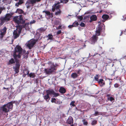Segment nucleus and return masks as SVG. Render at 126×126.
I'll use <instances>...</instances> for the list:
<instances>
[{"label":"nucleus","instance_id":"nucleus-1","mask_svg":"<svg viewBox=\"0 0 126 126\" xmlns=\"http://www.w3.org/2000/svg\"><path fill=\"white\" fill-rule=\"evenodd\" d=\"M28 51L26 53V51L25 50L23 49L20 46L17 45L15 48L13 56L14 58L20 59L22 55H23L24 56L26 55L25 58H27L28 57Z\"/></svg>","mask_w":126,"mask_h":126},{"label":"nucleus","instance_id":"nucleus-50","mask_svg":"<svg viewBox=\"0 0 126 126\" xmlns=\"http://www.w3.org/2000/svg\"><path fill=\"white\" fill-rule=\"evenodd\" d=\"M61 3L60 2H59V1L57 2V3H55L54 4H55V5H59V4Z\"/></svg>","mask_w":126,"mask_h":126},{"label":"nucleus","instance_id":"nucleus-27","mask_svg":"<svg viewBox=\"0 0 126 126\" xmlns=\"http://www.w3.org/2000/svg\"><path fill=\"white\" fill-rule=\"evenodd\" d=\"M0 20L1 22L0 23V24L1 25H2L5 21H6L3 17H2L1 18Z\"/></svg>","mask_w":126,"mask_h":126},{"label":"nucleus","instance_id":"nucleus-3","mask_svg":"<svg viewBox=\"0 0 126 126\" xmlns=\"http://www.w3.org/2000/svg\"><path fill=\"white\" fill-rule=\"evenodd\" d=\"M58 66V65L57 63H55L54 64L53 63L49 68L45 69L44 72L47 74H51L52 73L56 71L57 69V67Z\"/></svg>","mask_w":126,"mask_h":126},{"label":"nucleus","instance_id":"nucleus-16","mask_svg":"<svg viewBox=\"0 0 126 126\" xmlns=\"http://www.w3.org/2000/svg\"><path fill=\"white\" fill-rule=\"evenodd\" d=\"M7 30V28L6 27H4V28L2 29V30H1V33L0 35L1 36H3V35H5L6 32Z\"/></svg>","mask_w":126,"mask_h":126},{"label":"nucleus","instance_id":"nucleus-29","mask_svg":"<svg viewBox=\"0 0 126 126\" xmlns=\"http://www.w3.org/2000/svg\"><path fill=\"white\" fill-rule=\"evenodd\" d=\"M99 75L98 74H96L95 76L94 77V79L95 81L98 82L99 80Z\"/></svg>","mask_w":126,"mask_h":126},{"label":"nucleus","instance_id":"nucleus-32","mask_svg":"<svg viewBox=\"0 0 126 126\" xmlns=\"http://www.w3.org/2000/svg\"><path fill=\"white\" fill-rule=\"evenodd\" d=\"M97 121L96 120H94L92 122L91 124L92 125L94 126L96 125L97 123Z\"/></svg>","mask_w":126,"mask_h":126},{"label":"nucleus","instance_id":"nucleus-49","mask_svg":"<svg viewBox=\"0 0 126 126\" xmlns=\"http://www.w3.org/2000/svg\"><path fill=\"white\" fill-rule=\"evenodd\" d=\"M21 5V4H19V3H18V2L17 3H16L15 6H16L18 7L19 6V5Z\"/></svg>","mask_w":126,"mask_h":126},{"label":"nucleus","instance_id":"nucleus-41","mask_svg":"<svg viewBox=\"0 0 126 126\" xmlns=\"http://www.w3.org/2000/svg\"><path fill=\"white\" fill-rule=\"evenodd\" d=\"M15 102V101H11L10 102L8 103H10V104H11L12 105V109H13V104Z\"/></svg>","mask_w":126,"mask_h":126},{"label":"nucleus","instance_id":"nucleus-30","mask_svg":"<svg viewBox=\"0 0 126 126\" xmlns=\"http://www.w3.org/2000/svg\"><path fill=\"white\" fill-rule=\"evenodd\" d=\"M24 71L26 73H24V72L23 74V77H25L27 75H28L29 72V70H25Z\"/></svg>","mask_w":126,"mask_h":126},{"label":"nucleus","instance_id":"nucleus-10","mask_svg":"<svg viewBox=\"0 0 126 126\" xmlns=\"http://www.w3.org/2000/svg\"><path fill=\"white\" fill-rule=\"evenodd\" d=\"M35 44V42L32 40L29 41L27 45V46L29 49H31Z\"/></svg>","mask_w":126,"mask_h":126},{"label":"nucleus","instance_id":"nucleus-38","mask_svg":"<svg viewBox=\"0 0 126 126\" xmlns=\"http://www.w3.org/2000/svg\"><path fill=\"white\" fill-rule=\"evenodd\" d=\"M75 102L74 101H72L70 103V105L73 107H75V105L74 104V103Z\"/></svg>","mask_w":126,"mask_h":126},{"label":"nucleus","instance_id":"nucleus-60","mask_svg":"<svg viewBox=\"0 0 126 126\" xmlns=\"http://www.w3.org/2000/svg\"><path fill=\"white\" fill-rule=\"evenodd\" d=\"M11 2V1H9L8 2V3H9V4H10Z\"/></svg>","mask_w":126,"mask_h":126},{"label":"nucleus","instance_id":"nucleus-37","mask_svg":"<svg viewBox=\"0 0 126 126\" xmlns=\"http://www.w3.org/2000/svg\"><path fill=\"white\" fill-rule=\"evenodd\" d=\"M53 95L54 97H56L59 96V94L58 93H55L54 91Z\"/></svg>","mask_w":126,"mask_h":126},{"label":"nucleus","instance_id":"nucleus-62","mask_svg":"<svg viewBox=\"0 0 126 126\" xmlns=\"http://www.w3.org/2000/svg\"><path fill=\"white\" fill-rule=\"evenodd\" d=\"M72 124L71 125V126H74V125L73 124Z\"/></svg>","mask_w":126,"mask_h":126},{"label":"nucleus","instance_id":"nucleus-33","mask_svg":"<svg viewBox=\"0 0 126 126\" xmlns=\"http://www.w3.org/2000/svg\"><path fill=\"white\" fill-rule=\"evenodd\" d=\"M48 39L49 40H52L53 36L51 34H49L48 35Z\"/></svg>","mask_w":126,"mask_h":126},{"label":"nucleus","instance_id":"nucleus-14","mask_svg":"<svg viewBox=\"0 0 126 126\" xmlns=\"http://www.w3.org/2000/svg\"><path fill=\"white\" fill-rule=\"evenodd\" d=\"M66 123L69 124H73V118L71 116L69 117L66 121Z\"/></svg>","mask_w":126,"mask_h":126},{"label":"nucleus","instance_id":"nucleus-57","mask_svg":"<svg viewBox=\"0 0 126 126\" xmlns=\"http://www.w3.org/2000/svg\"><path fill=\"white\" fill-rule=\"evenodd\" d=\"M106 96L108 97H110V95H109V94H107L106 95Z\"/></svg>","mask_w":126,"mask_h":126},{"label":"nucleus","instance_id":"nucleus-24","mask_svg":"<svg viewBox=\"0 0 126 126\" xmlns=\"http://www.w3.org/2000/svg\"><path fill=\"white\" fill-rule=\"evenodd\" d=\"M62 13L60 9H59L55 13V15L56 16H60Z\"/></svg>","mask_w":126,"mask_h":126},{"label":"nucleus","instance_id":"nucleus-63","mask_svg":"<svg viewBox=\"0 0 126 126\" xmlns=\"http://www.w3.org/2000/svg\"><path fill=\"white\" fill-rule=\"evenodd\" d=\"M76 110H78V109H77V107H76Z\"/></svg>","mask_w":126,"mask_h":126},{"label":"nucleus","instance_id":"nucleus-22","mask_svg":"<svg viewBox=\"0 0 126 126\" xmlns=\"http://www.w3.org/2000/svg\"><path fill=\"white\" fill-rule=\"evenodd\" d=\"M54 91L52 90H47L46 91V92L47 94H48L49 95V94H53V93H54Z\"/></svg>","mask_w":126,"mask_h":126},{"label":"nucleus","instance_id":"nucleus-59","mask_svg":"<svg viewBox=\"0 0 126 126\" xmlns=\"http://www.w3.org/2000/svg\"><path fill=\"white\" fill-rule=\"evenodd\" d=\"M93 20H92L91 19H90V20L89 21L90 22H92Z\"/></svg>","mask_w":126,"mask_h":126},{"label":"nucleus","instance_id":"nucleus-64","mask_svg":"<svg viewBox=\"0 0 126 126\" xmlns=\"http://www.w3.org/2000/svg\"><path fill=\"white\" fill-rule=\"evenodd\" d=\"M42 16L41 15V16H40V17L41 18H42V17H41Z\"/></svg>","mask_w":126,"mask_h":126},{"label":"nucleus","instance_id":"nucleus-31","mask_svg":"<svg viewBox=\"0 0 126 126\" xmlns=\"http://www.w3.org/2000/svg\"><path fill=\"white\" fill-rule=\"evenodd\" d=\"M114 98L112 96H110V97H108L107 98V100L108 101L110 100L111 102L114 101Z\"/></svg>","mask_w":126,"mask_h":126},{"label":"nucleus","instance_id":"nucleus-19","mask_svg":"<svg viewBox=\"0 0 126 126\" xmlns=\"http://www.w3.org/2000/svg\"><path fill=\"white\" fill-rule=\"evenodd\" d=\"M46 29H45L44 28L41 27L40 29H38L37 30V32L39 34L45 31Z\"/></svg>","mask_w":126,"mask_h":126},{"label":"nucleus","instance_id":"nucleus-42","mask_svg":"<svg viewBox=\"0 0 126 126\" xmlns=\"http://www.w3.org/2000/svg\"><path fill=\"white\" fill-rule=\"evenodd\" d=\"M18 3L21 4H22L23 3V0H19Z\"/></svg>","mask_w":126,"mask_h":126},{"label":"nucleus","instance_id":"nucleus-12","mask_svg":"<svg viewBox=\"0 0 126 126\" xmlns=\"http://www.w3.org/2000/svg\"><path fill=\"white\" fill-rule=\"evenodd\" d=\"M13 14L7 13V14L5 17H3L5 19L6 21H9L10 19V18L12 17Z\"/></svg>","mask_w":126,"mask_h":126},{"label":"nucleus","instance_id":"nucleus-53","mask_svg":"<svg viewBox=\"0 0 126 126\" xmlns=\"http://www.w3.org/2000/svg\"><path fill=\"white\" fill-rule=\"evenodd\" d=\"M3 10V9H2L1 8L0 9V14H1V12H2V11Z\"/></svg>","mask_w":126,"mask_h":126},{"label":"nucleus","instance_id":"nucleus-26","mask_svg":"<svg viewBox=\"0 0 126 126\" xmlns=\"http://www.w3.org/2000/svg\"><path fill=\"white\" fill-rule=\"evenodd\" d=\"M78 76V75L76 73H73L71 75V77L73 79H75Z\"/></svg>","mask_w":126,"mask_h":126},{"label":"nucleus","instance_id":"nucleus-15","mask_svg":"<svg viewBox=\"0 0 126 126\" xmlns=\"http://www.w3.org/2000/svg\"><path fill=\"white\" fill-rule=\"evenodd\" d=\"M97 82L101 86H104L105 84V81L103 79H99Z\"/></svg>","mask_w":126,"mask_h":126},{"label":"nucleus","instance_id":"nucleus-52","mask_svg":"<svg viewBox=\"0 0 126 126\" xmlns=\"http://www.w3.org/2000/svg\"><path fill=\"white\" fill-rule=\"evenodd\" d=\"M114 87H118L119 85H118V84H114Z\"/></svg>","mask_w":126,"mask_h":126},{"label":"nucleus","instance_id":"nucleus-55","mask_svg":"<svg viewBox=\"0 0 126 126\" xmlns=\"http://www.w3.org/2000/svg\"><path fill=\"white\" fill-rule=\"evenodd\" d=\"M9 88H6L5 87H3V89H9Z\"/></svg>","mask_w":126,"mask_h":126},{"label":"nucleus","instance_id":"nucleus-9","mask_svg":"<svg viewBox=\"0 0 126 126\" xmlns=\"http://www.w3.org/2000/svg\"><path fill=\"white\" fill-rule=\"evenodd\" d=\"M102 30V28L99 25L96 28V31H95V35L99 36L100 35L101 32Z\"/></svg>","mask_w":126,"mask_h":126},{"label":"nucleus","instance_id":"nucleus-54","mask_svg":"<svg viewBox=\"0 0 126 126\" xmlns=\"http://www.w3.org/2000/svg\"><path fill=\"white\" fill-rule=\"evenodd\" d=\"M35 22V21L34 20H33L32 22H31V24H32V23H34Z\"/></svg>","mask_w":126,"mask_h":126},{"label":"nucleus","instance_id":"nucleus-7","mask_svg":"<svg viewBox=\"0 0 126 126\" xmlns=\"http://www.w3.org/2000/svg\"><path fill=\"white\" fill-rule=\"evenodd\" d=\"M35 1L34 0H28L26 3V5L27 8L32 7L35 4Z\"/></svg>","mask_w":126,"mask_h":126},{"label":"nucleus","instance_id":"nucleus-58","mask_svg":"<svg viewBox=\"0 0 126 126\" xmlns=\"http://www.w3.org/2000/svg\"><path fill=\"white\" fill-rule=\"evenodd\" d=\"M124 59H125L126 60V55L125 56H124Z\"/></svg>","mask_w":126,"mask_h":126},{"label":"nucleus","instance_id":"nucleus-25","mask_svg":"<svg viewBox=\"0 0 126 126\" xmlns=\"http://www.w3.org/2000/svg\"><path fill=\"white\" fill-rule=\"evenodd\" d=\"M16 13H18L19 14H23L24 12L22 9H17L16 10Z\"/></svg>","mask_w":126,"mask_h":126},{"label":"nucleus","instance_id":"nucleus-2","mask_svg":"<svg viewBox=\"0 0 126 126\" xmlns=\"http://www.w3.org/2000/svg\"><path fill=\"white\" fill-rule=\"evenodd\" d=\"M28 25L27 24L25 23L23 25H18L16 26V29L13 32L14 39H16L19 36L22 28H26V26Z\"/></svg>","mask_w":126,"mask_h":126},{"label":"nucleus","instance_id":"nucleus-48","mask_svg":"<svg viewBox=\"0 0 126 126\" xmlns=\"http://www.w3.org/2000/svg\"><path fill=\"white\" fill-rule=\"evenodd\" d=\"M74 27L73 25H69L68 26V27L69 28H72V27Z\"/></svg>","mask_w":126,"mask_h":126},{"label":"nucleus","instance_id":"nucleus-39","mask_svg":"<svg viewBox=\"0 0 126 126\" xmlns=\"http://www.w3.org/2000/svg\"><path fill=\"white\" fill-rule=\"evenodd\" d=\"M56 99L55 98H51V102L52 103H56Z\"/></svg>","mask_w":126,"mask_h":126},{"label":"nucleus","instance_id":"nucleus-18","mask_svg":"<svg viewBox=\"0 0 126 126\" xmlns=\"http://www.w3.org/2000/svg\"><path fill=\"white\" fill-rule=\"evenodd\" d=\"M59 92L62 94L65 93L66 92V89L63 87H60Z\"/></svg>","mask_w":126,"mask_h":126},{"label":"nucleus","instance_id":"nucleus-45","mask_svg":"<svg viewBox=\"0 0 126 126\" xmlns=\"http://www.w3.org/2000/svg\"><path fill=\"white\" fill-rule=\"evenodd\" d=\"M98 112L97 111H96L95 113L94 114V116H96L98 115Z\"/></svg>","mask_w":126,"mask_h":126},{"label":"nucleus","instance_id":"nucleus-17","mask_svg":"<svg viewBox=\"0 0 126 126\" xmlns=\"http://www.w3.org/2000/svg\"><path fill=\"white\" fill-rule=\"evenodd\" d=\"M15 61L14 59L11 58L10 60L7 63L8 65H11L15 63Z\"/></svg>","mask_w":126,"mask_h":126},{"label":"nucleus","instance_id":"nucleus-28","mask_svg":"<svg viewBox=\"0 0 126 126\" xmlns=\"http://www.w3.org/2000/svg\"><path fill=\"white\" fill-rule=\"evenodd\" d=\"M28 76L31 78H34L36 76L35 74L33 73H31L29 74Z\"/></svg>","mask_w":126,"mask_h":126},{"label":"nucleus","instance_id":"nucleus-40","mask_svg":"<svg viewBox=\"0 0 126 126\" xmlns=\"http://www.w3.org/2000/svg\"><path fill=\"white\" fill-rule=\"evenodd\" d=\"M77 17L78 19H79L80 21L82 20L83 19V17L81 16H78Z\"/></svg>","mask_w":126,"mask_h":126},{"label":"nucleus","instance_id":"nucleus-35","mask_svg":"<svg viewBox=\"0 0 126 126\" xmlns=\"http://www.w3.org/2000/svg\"><path fill=\"white\" fill-rule=\"evenodd\" d=\"M60 2L63 3H66L69 0H60Z\"/></svg>","mask_w":126,"mask_h":126},{"label":"nucleus","instance_id":"nucleus-23","mask_svg":"<svg viewBox=\"0 0 126 126\" xmlns=\"http://www.w3.org/2000/svg\"><path fill=\"white\" fill-rule=\"evenodd\" d=\"M109 16L108 15L104 14L102 16V18L103 19L106 20H107L109 18Z\"/></svg>","mask_w":126,"mask_h":126},{"label":"nucleus","instance_id":"nucleus-21","mask_svg":"<svg viewBox=\"0 0 126 126\" xmlns=\"http://www.w3.org/2000/svg\"><path fill=\"white\" fill-rule=\"evenodd\" d=\"M43 97L44 99L47 102H48L49 100L50 99V97L49 95H48V94H47L46 95L43 96Z\"/></svg>","mask_w":126,"mask_h":126},{"label":"nucleus","instance_id":"nucleus-47","mask_svg":"<svg viewBox=\"0 0 126 126\" xmlns=\"http://www.w3.org/2000/svg\"><path fill=\"white\" fill-rule=\"evenodd\" d=\"M55 24L56 25H59L60 24V22L58 21H55Z\"/></svg>","mask_w":126,"mask_h":126},{"label":"nucleus","instance_id":"nucleus-34","mask_svg":"<svg viewBox=\"0 0 126 126\" xmlns=\"http://www.w3.org/2000/svg\"><path fill=\"white\" fill-rule=\"evenodd\" d=\"M82 122H83V124L84 125L87 126L88 124V122L87 121H86L85 119L83 120Z\"/></svg>","mask_w":126,"mask_h":126},{"label":"nucleus","instance_id":"nucleus-5","mask_svg":"<svg viewBox=\"0 0 126 126\" xmlns=\"http://www.w3.org/2000/svg\"><path fill=\"white\" fill-rule=\"evenodd\" d=\"M12 104L8 103L1 107L0 109L3 112L7 113L12 110Z\"/></svg>","mask_w":126,"mask_h":126},{"label":"nucleus","instance_id":"nucleus-61","mask_svg":"<svg viewBox=\"0 0 126 126\" xmlns=\"http://www.w3.org/2000/svg\"><path fill=\"white\" fill-rule=\"evenodd\" d=\"M102 10H101V11L99 12L100 13H102Z\"/></svg>","mask_w":126,"mask_h":126},{"label":"nucleus","instance_id":"nucleus-6","mask_svg":"<svg viewBox=\"0 0 126 126\" xmlns=\"http://www.w3.org/2000/svg\"><path fill=\"white\" fill-rule=\"evenodd\" d=\"M16 62L15 66L13 67V69L15 72V74L18 73L20 66V60L17 58H14Z\"/></svg>","mask_w":126,"mask_h":126},{"label":"nucleus","instance_id":"nucleus-56","mask_svg":"<svg viewBox=\"0 0 126 126\" xmlns=\"http://www.w3.org/2000/svg\"><path fill=\"white\" fill-rule=\"evenodd\" d=\"M97 54H98L97 53H95L94 55H93V57H94V56H95Z\"/></svg>","mask_w":126,"mask_h":126},{"label":"nucleus","instance_id":"nucleus-13","mask_svg":"<svg viewBox=\"0 0 126 126\" xmlns=\"http://www.w3.org/2000/svg\"><path fill=\"white\" fill-rule=\"evenodd\" d=\"M61 7L60 5H55V4H54L52 6V12H54L55 11L56 9V10L60 9H59Z\"/></svg>","mask_w":126,"mask_h":126},{"label":"nucleus","instance_id":"nucleus-51","mask_svg":"<svg viewBox=\"0 0 126 126\" xmlns=\"http://www.w3.org/2000/svg\"><path fill=\"white\" fill-rule=\"evenodd\" d=\"M61 27H62L61 26H58V27L57 28V29H61Z\"/></svg>","mask_w":126,"mask_h":126},{"label":"nucleus","instance_id":"nucleus-8","mask_svg":"<svg viewBox=\"0 0 126 126\" xmlns=\"http://www.w3.org/2000/svg\"><path fill=\"white\" fill-rule=\"evenodd\" d=\"M42 13H45L46 14V16H47V18L48 19L52 18L53 17V13H51L49 11L44 10L42 11Z\"/></svg>","mask_w":126,"mask_h":126},{"label":"nucleus","instance_id":"nucleus-4","mask_svg":"<svg viewBox=\"0 0 126 126\" xmlns=\"http://www.w3.org/2000/svg\"><path fill=\"white\" fill-rule=\"evenodd\" d=\"M13 20L18 25L20 24H24L25 22V21L23 19V17L22 15L14 16Z\"/></svg>","mask_w":126,"mask_h":126},{"label":"nucleus","instance_id":"nucleus-46","mask_svg":"<svg viewBox=\"0 0 126 126\" xmlns=\"http://www.w3.org/2000/svg\"><path fill=\"white\" fill-rule=\"evenodd\" d=\"M81 70L80 69H79L78 70H76V71L77 72L78 74H79L80 73V72H81Z\"/></svg>","mask_w":126,"mask_h":126},{"label":"nucleus","instance_id":"nucleus-36","mask_svg":"<svg viewBox=\"0 0 126 126\" xmlns=\"http://www.w3.org/2000/svg\"><path fill=\"white\" fill-rule=\"evenodd\" d=\"M74 27H76L79 25V24L77 22L75 21L73 24Z\"/></svg>","mask_w":126,"mask_h":126},{"label":"nucleus","instance_id":"nucleus-11","mask_svg":"<svg viewBox=\"0 0 126 126\" xmlns=\"http://www.w3.org/2000/svg\"><path fill=\"white\" fill-rule=\"evenodd\" d=\"M98 36L95 35H93L91 38V42L92 44H94L96 42L98 39Z\"/></svg>","mask_w":126,"mask_h":126},{"label":"nucleus","instance_id":"nucleus-20","mask_svg":"<svg viewBox=\"0 0 126 126\" xmlns=\"http://www.w3.org/2000/svg\"><path fill=\"white\" fill-rule=\"evenodd\" d=\"M90 19L93 21H95L97 20V17L95 15H93L90 17Z\"/></svg>","mask_w":126,"mask_h":126},{"label":"nucleus","instance_id":"nucleus-44","mask_svg":"<svg viewBox=\"0 0 126 126\" xmlns=\"http://www.w3.org/2000/svg\"><path fill=\"white\" fill-rule=\"evenodd\" d=\"M62 32V31L61 30H59L57 32V34L59 35V34H60Z\"/></svg>","mask_w":126,"mask_h":126},{"label":"nucleus","instance_id":"nucleus-43","mask_svg":"<svg viewBox=\"0 0 126 126\" xmlns=\"http://www.w3.org/2000/svg\"><path fill=\"white\" fill-rule=\"evenodd\" d=\"M80 26L82 27H84L85 26V24L83 22H81L80 24Z\"/></svg>","mask_w":126,"mask_h":126}]
</instances>
